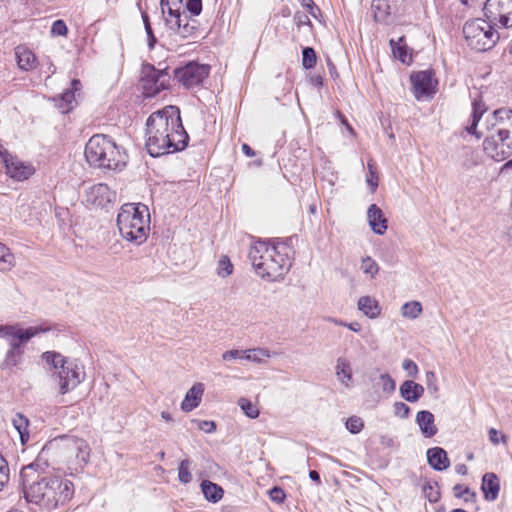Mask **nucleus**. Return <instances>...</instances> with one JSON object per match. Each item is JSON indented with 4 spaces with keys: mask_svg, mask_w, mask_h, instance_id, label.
Wrapping results in <instances>:
<instances>
[{
    "mask_svg": "<svg viewBox=\"0 0 512 512\" xmlns=\"http://www.w3.org/2000/svg\"><path fill=\"white\" fill-rule=\"evenodd\" d=\"M42 465L47 466V463H42L38 457L21 469L20 478L26 501L46 511L65 509L74 494L73 483L59 476L42 475L39 472Z\"/></svg>",
    "mask_w": 512,
    "mask_h": 512,
    "instance_id": "f257e3e1",
    "label": "nucleus"
},
{
    "mask_svg": "<svg viewBox=\"0 0 512 512\" xmlns=\"http://www.w3.org/2000/svg\"><path fill=\"white\" fill-rule=\"evenodd\" d=\"M189 141L180 110L168 105L153 112L146 121V148L152 157L184 150Z\"/></svg>",
    "mask_w": 512,
    "mask_h": 512,
    "instance_id": "f03ea898",
    "label": "nucleus"
},
{
    "mask_svg": "<svg viewBox=\"0 0 512 512\" xmlns=\"http://www.w3.org/2000/svg\"><path fill=\"white\" fill-rule=\"evenodd\" d=\"M291 252V248L284 243L269 245L259 240L251 245L248 258L257 275L269 281H277L291 268Z\"/></svg>",
    "mask_w": 512,
    "mask_h": 512,
    "instance_id": "7ed1b4c3",
    "label": "nucleus"
},
{
    "mask_svg": "<svg viewBox=\"0 0 512 512\" xmlns=\"http://www.w3.org/2000/svg\"><path fill=\"white\" fill-rule=\"evenodd\" d=\"M121 236L136 245L144 243L150 230V214L146 205L124 204L117 216Z\"/></svg>",
    "mask_w": 512,
    "mask_h": 512,
    "instance_id": "20e7f679",
    "label": "nucleus"
},
{
    "mask_svg": "<svg viewBox=\"0 0 512 512\" xmlns=\"http://www.w3.org/2000/svg\"><path fill=\"white\" fill-rule=\"evenodd\" d=\"M87 162L94 167L104 169H120L125 165V155L116 143L103 134L93 135L85 146Z\"/></svg>",
    "mask_w": 512,
    "mask_h": 512,
    "instance_id": "39448f33",
    "label": "nucleus"
},
{
    "mask_svg": "<svg viewBox=\"0 0 512 512\" xmlns=\"http://www.w3.org/2000/svg\"><path fill=\"white\" fill-rule=\"evenodd\" d=\"M42 359L55 370L52 376L62 395L74 390L85 379L84 367L76 359H68L55 351L44 352Z\"/></svg>",
    "mask_w": 512,
    "mask_h": 512,
    "instance_id": "423d86ee",
    "label": "nucleus"
},
{
    "mask_svg": "<svg viewBox=\"0 0 512 512\" xmlns=\"http://www.w3.org/2000/svg\"><path fill=\"white\" fill-rule=\"evenodd\" d=\"M463 34L468 46L478 52L492 48L499 38L492 25L480 18L467 21L463 27Z\"/></svg>",
    "mask_w": 512,
    "mask_h": 512,
    "instance_id": "0eeeda50",
    "label": "nucleus"
},
{
    "mask_svg": "<svg viewBox=\"0 0 512 512\" xmlns=\"http://www.w3.org/2000/svg\"><path fill=\"white\" fill-rule=\"evenodd\" d=\"M483 149L487 156L500 162L512 154V129L498 127L483 141Z\"/></svg>",
    "mask_w": 512,
    "mask_h": 512,
    "instance_id": "6e6552de",
    "label": "nucleus"
},
{
    "mask_svg": "<svg viewBox=\"0 0 512 512\" xmlns=\"http://www.w3.org/2000/svg\"><path fill=\"white\" fill-rule=\"evenodd\" d=\"M170 75L167 68L156 69L151 64H144L141 69L140 84L146 97H154L169 86Z\"/></svg>",
    "mask_w": 512,
    "mask_h": 512,
    "instance_id": "1a4fd4ad",
    "label": "nucleus"
},
{
    "mask_svg": "<svg viewBox=\"0 0 512 512\" xmlns=\"http://www.w3.org/2000/svg\"><path fill=\"white\" fill-rule=\"evenodd\" d=\"M174 77L185 88L198 86L209 76L210 66L197 62H189L182 67L174 69Z\"/></svg>",
    "mask_w": 512,
    "mask_h": 512,
    "instance_id": "9d476101",
    "label": "nucleus"
},
{
    "mask_svg": "<svg viewBox=\"0 0 512 512\" xmlns=\"http://www.w3.org/2000/svg\"><path fill=\"white\" fill-rule=\"evenodd\" d=\"M417 99L431 97L436 91L437 80L431 70L418 71L410 76Z\"/></svg>",
    "mask_w": 512,
    "mask_h": 512,
    "instance_id": "9b49d317",
    "label": "nucleus"
},
{
    "mask_svg": "<svg viewBox=\"0 0 512 512\" xmlns=\"http://www.w3.org/2000/svg\"><path fill=\"white\" fill-rule=\"evenodd\" d=\"M116 198V193L107 184L98 183L90 186L85 191L86 203L103 208Z\"/></svg>",
    "mask_w": 512,
    "mask_h": 512,
    "instance_id": "f8f14e48",
    "label": "nucleus"
},
{
    "mask_svg": "<svg viewBox=\"0 0 512 512\" xmlns=\"http://www.w3.org/2000/svg\"><path fill=\"white\" fill-rule=\"evenodd\" d=\"M5 162L6 173L17 181H24L28 179L33 173L34 168L25 164L17 157L10 155L8 152L1 153Z\"/></svg>",
    "mask_w": 512,
    "mask_h": 512,
    "instance_id": "ddd939ff",
    "label": "nucleus"
},
{
    "mask_svg": "<svg viewBox=\"0 0 512 512\" xmlns=\"http://www.w3.org/2000/svg\"><path fill=\"white\" fill-rule=\"evenodd\" d=\"M50 330V327L39 325V326H32L28 327L26 329L18 327L15 330V333H13L9 338H7L9 343V350L14 351H23L22 345L27 343L31 338L41 334L45 333Z\"/></svg>",
    "mask_w": 512,
    "mask_h": 512,
    "instance_id": "4468645a",
    "label": "nucleus"
},
{
    "mask_svg": "<svg viewBox=\"0 0 512 512\" xmlns=\"http://www.w3.org/2000/svg\"><path fill=\"white\" fill-rule=\"evenodd\" d=\"M172 31L179 35L182 39L193 37L197 33V21L191 19L185 11L176 16V20H167Z\"/></svg>",
    "mask_w": 512,
    "mask_h": 512,
    "instance_id": "2eb2a0df",
    "label": "nucleus"
},
{
    "mask_svg": "<svg viewBox=\"0 0 512 512\" xmlns=\"http://www.w3.org/2000/svg\"><path fill=\"white\" fill-rule=\"evenodd\" d=\"M368 223L375 234L383 235L387 228V219L382 210L376 205L371 204L367 211Z\"/></svg>",
    "mask_w": 512,
    "mask_h": 512,
    "instance_id": "dca6fc26",
    "label": "nucleus"
},
{
    "mask_svg": "<svg viewBox=\"0 0 512 512\" xmlns=\"http://www.w3.org/2000/svg\"><path fill=\"white\" fill-rule=\"evenodd\" d=\"M486 122L488 130H494L497 125L512 129V109L508 107L498 108L492 112Z\"/></svg>",
    "mask_w": 512,
    "mask_h": 512,
    "instance_id": "f3484780",
    "label": "nucleus"
},
{
    "mask_svg": "<svg viewBox=\"0 0 512 512\" xmlns=\"http://www.w3.org/2000/svg\"><path fill=\"white\" fill-rule=\"evenodd\" d=\"M481 490L487 501H494L498 498L500 491V480L495 473H485L482 478Z\"/></svg>",
    "mask_w": 512,
    "mask_h": 512,
    "instance_id": "a211bd4d",
    "label": "nucleus"
},
{
    "mask_svg": "<svg viewBox=\"0 0 512 512\" xmlns=\"http://www.w3.org/2000/svg\"><path fill=\"white\" fill-rule=\"evenodd\" d=\"M428 464L436 471L446 470L450 466L447 452L441 447H433L427 450Z\"/></svg>",
    "mask_w": 512,
    "mask_h": 512,
    "instance_id": "6ab92c4d",
    "label": "nucleus"
},
{
    "mask_svg": "<svg viewBox=\"0 0 512 512\" xmlns=\"http://www.w3.org/2000/svg\"><path fill=\"white\" fill-rule=\"evenodd\" d=\"M434 415L427 410H421L416 415V423L418 424L421 433L426 438L435 436L438 432L437 427L434 424Z\"/></svg>",
    "mask_w": 512,
    "mask_h": 512,
    "instance_id": "aec40b11",
    "label": "nucleus"
},
{
    "mask_svg": "<svg viewBox=\"0 0 512 512\" xmlns=\"http://www.w3.org/2000/svg\"><path fill=\"white\" fill-rule=\"evenodd\" d=\"M400 396L411 403L417 402L424 394V387L412 380H405L399 387Z\"/></svg>",
    "mask_w": 512,
    "mask_h": 512,
    "instance_id": "412c9836",
    "label": "nucleus"
},
{
    "mask_svg": "<svg viewBox=\"0 0 512 512\" xmlns=\"http://www.w3.org/2000/svg\"><path fill=\"white\" fill-rule=\"evenodd\" d=\"M204 392V385L202 383L194 384L186 393L184 400L181 403V409L184 412H190L199 406Z\"/></svg>",
    "mask_w": 512,
    "mask_h": 512,
    "instance_id": "4be33fe9",
    "label": "nucleus"
},
{
    "mask_svg": "<svg viewBox=\"0 0 512 512\" xmlns=\"http://www.w3.org/2000/svg\"><path fill=\"white\" fill-rule=\"evenodd\" d=\"M72 90L64 91L57 100V106L62 113H68L73 109V103L75 102V91L81 87V82L78 79H73L71 82Z\"/></svg>",
    "mask_w": 512,
    "mask_h": 512,
    "instance_id": "5701e85b",
    "label": "nucleus"
},
{
    "mask_svg": "<svg viewBox=\"0 0 512 512\" xmlns=\"http://www.w3.org/2000/svg\"><path fill=\"white\" fill-rule=\"evenodd\" d=\"M390 46L396 59L407 65L412 62V55L409 53L404 36L399 37L398 41L391 39Z\"/></svg>",
    "mask_w": 512,
    "mask_h": 512,
    "instance_id": "b1692460",
    "label": "nucleus"
},
{
    "mask_svg": "<svg viewBox=\"0 0 512 512\" xmlns=\"http://www.w3.org/2000/svg\"><path fill=\"white\" fill-rule=\"evenodd\" d=\"M15 56L20 69L28 71L34 68L36 57L31 50L24 46H17L15 48Z\"/></svg>",
    "mask_w": 512,
    "mask_h": 512,
    "instance_id": "393cba45",
    "label": "nucleus"
},
{
    "mask_svg": "<svg viewBox=\"0 0 512 512\" xmlns=\"http://www.w3.org/2000/svg\"><path fill=\"white\" fill-rule=\"evenodd\" d=\"M201 490L205 499L212 503L220 501L224 494V490L221 486L209 480H203L201 482Z\"/></svg>",
    "mask_w": 512,
    "mask_h": 512,
    "instance_id": "a878e982",
    "label": "nucleus"
},
{
    "mask_svg": "<svg viewBox=\"0 0 512 512\" xmlns=\"http://www.w3.org/2000/svg\"><path fill=\"white\" fill-rule=\"evenodd\" d=\"M358 309L369 318H376L381 313L378 302L370 296H362L359 298Z\"/></svg>",
    "mask_w": 512,
    "mask_h": 512,
    "instance_id": "bb28decb",
    "label": "nucleus"
},
{
    "mask_svg": "<svg viewBox=\"0 0 512 512\" xmlns=\"http://www.w3.org/2000/svg\"><path fill=\"white\" fill-rule=\"evenodd\" d=\"M336 376L342 384L349 386L348 382L352 379V372L349 361L344 357L337 359Z\"/></svg>",
    "mask_w": 512,
    "mask_h": 512,
    "instance_id": "cd10ccee",
    "label": "nucleus"
},
{
    "mask_svg": "<svg viewBox=\"0 0 512 512\" xmlns=\"http://www.w3.org/2000/svg\"><path fill=\"white\" fill-rule=\"evenodd\" d=\"M371 9L376 22H385L390 15V6L386 0H373Z\"/></svg>",
    "mask_w": 512,
    "mask_h": 512,
    "instance_id": "c85d7f7f",
    "label": "nucleus"
},
{
    "mask_svg": "<svg viewBox=\"0 0 512 512\" xmlns=\"http://www.w3.org/2000/svg\"><path fill=\"white\" fill-rule=\"evenodd\" d=\"M13 426L20 435V440L24 444L29 439L28 426L29 420L22 414L17 413L12 419Z\"/></svg>",
    "mask_w": 512,
    "mask_h": 512,
    "instance_id": "c756f323",
    "label": "nucleus"
},
{
    "mask_svg": "<svg viewBox=\"0 0 512 512\" xmlns=\"http://www.w3.org/2000/svg\"><path fill=\"white\" fill-rule=\"evenodd\" d=\"M276 354V352H271L266 348L258 347L246 350L245 359L257 364H261L264 362V358H270Z\"/></svg>",
    "mask_w": 512,
    "mask_h": 512,
    "instance_id": "7c9ffc66",
    "label": "nucleus"
},
{
    "mask_svg": "<svg viewBox=\"0 0 512 512\" xmlns=\"http://www.w3.org/2000/svg\"><path fill=\"white\" fill-rule=\"evenodd\" d=\"M422 305L418 301H410L406 302L402 308L401 313L402 316L409 319H416L422 313Z\"/></svg>",
    "mask_w": 512,
    "mask_h": 512,
    "instance_id": "2f4dec72",
    "label": "nucleus"
},
{
    "mask_svg": "<svg viewBox=\"0 0 512 512\" xmlns=\"http://www.w3.org/2000/svg\"><path fill=\"white\" fill-rule=\"evenodd\" d=\"M181 1H174V0H161V10L162 13H167L169 15V20H176V16L180 15L182 12H180V6L179 4ZM168 18L166 19V21Z\"/></svg>",
    "mask_w": 512,
    "mask_h": 512,
    "instance_id": "473e14b6",
    "label": "nucleus"
},
{
    "mask_svg": "<svg viewBox=\"0 0 512 512\" xmlns=\"http://www.w3.org/2000/svg\"><path fill=\"white\" fill-rule=\"evenodd\" d=\"M14 266V255L9 248L0 242V270L8 271Z\"/></svg>",
    "mask_w": 512,
    "mask_h": 512,
    "instance_id": "72a5a7b5",
    "label": "nucleus"
},
{
    "mask_svg": "<svg viewBox=\"0 0 512 512\" xmlns=\"http://www.w3.org/2000/svg\"><path fill=\"white\" fill-rule=\"evenodd\" d=\"M453 492H454V496L456 498H463L464 502H466V503H469V502L475 503L476 502V499H477L476 492L471 491L470 488L467 486H463L461 484H456L453 487Z\"/></svg>",
    "mask_w": 512,
    "mask_h": 512,
    "instance_id": "f704fd0d",
    "label": "nucleus"
},
{
    "mask_svg": "<svg viewBox=\"0 0 512 512\" xmlns=\"http://www.w3.org/2000/svg\"><path fill=\"white\" fill-rule=\"evenodd\" d=\"M22 355H23V351H14V350L8 349V351L6 352L5 358H4L3 362L1 363V368L9 369V368L16 366L20 362Z\"/></svg>",
    "mask_w": 512,
    "mask_h": 512,
    "instance_id": "c9c22d12",
    "label": "nucleus"
},
{
    "mask_svg": "<svg viewBox=\"0 0 512 512\" xmlns=\"http://www.w3.org/2000/svg\"><path fill=\"white\" fill-rule=\"evenodd\" d=\"M317 63V55L312 47L302 49V66L305 69H312Z\"/></svg>",
    "mask_w": 512,
    "mask_h": 512,
    "instance_id": "e433bc0d",
    "label": "nucleus"
},
{
    "mask_svg": "<svg viewBox=\"0 0 512 512\" xmlns=\"http://www.w3.org/2000/svg\"><path fill=\"white\" fill-rule=\"evenodd\" d=\"M498 4L501 7L509 8L510 6H512V0H498ZM498 21L505 28L511 27L512 26V8L507 12L500 13Z\"/></svg>",
    "mask_w": 512,
    "mask_h": 512,
    "instance_id": "4c0bfd02",
    "label": "nucleus"
},
{
    "mask_svg": "<svg viewBox=\"0 0 512 512\" xmlns=\"http://www.w3.org/2000/svg\"><path fill=\"white\" fill-rule=\"evenodd\" d=\"M238 404L247 417L254 419L259 416V409L249 399L240 398Z\"/></svg>",
    "mask_w": 512,
    "mask_h": 512,
    "instance_id": "58836bf2",
    "label": "nucleus"
},
{
    "mask_svg": "<svg viewBox=\"0 0 512 512\" xmlns=\"http://www.w3.org/2000/svg\"><path fill=\"white\" fill-rule=\"evenodd\" d=\"M233 272V265L226 255H222L218 261L217 275L225 278Z\"/></svg>",
    "mask_w": 512,
    "mask_h": 512,
    "instance_id": "ea45409f",
    "label": "nucleus"
},
{
    "mask_svg": "<svg viewBox=\"0 0 512 512\" xmlns=\"http://www.w3.org/2000/svg\"><path fill=\"white\" fill-rule=\"evenodd\" d=\"M381 387L382 391L386 394H391L395 391L396 383L388 373H383L379 376L377 383Z\"/></svg>",
    "mask_w": 512,
    "mask_h": 512,
    "instance_id": "a19ab883",
    "label": "nucleus"
},
{
    "mask_svg": "<svg viewBox=\"0 0 512 512\" xmlns=\"http://www.w3.org/2000/svg\"><path fill=\"white\" fill-rule=\"evenodd\" d=\"M487 111V107L481 96L475 98L472 102V114L471 118L475 121H480L484 113Z\"/></svg>",
    "mask_w": 512,
    "mask_h": 512,
    "instance_id": "79ce46f5",
    "label": "nucleus"
},
{
    "mask_svg": "<svg viewBox=\"0 0 512 512\" xmlns=\"http://www.w3.org/2000/svg\"><path fill=\"white\" fill-rule=\"evenodd\" d=\"M190 460L184 459L180 462L178 467V479L183 484H188L192 481V475L189 471Z\"/></svg>",
    "mask_w": 512,
    "mask_h": 512,
    "instance_id": "37998d69",
    "label": "nucleus"
},
{
    "mask_svg": "<svg viewBox=\"0 0 512 512\" xmlns=\"http://www.w3.org/2000/svg\"><path fill=\"white\" fill-rule=\"evenodd\" d=\"M423 493L429 502L436 503L440 499V492L436 482H426L423 486Z\"/></svg>",
    "mask_w": 512,
    "mask_h": 512,
    "instance_id": "c03bdc74",
    "label": "nucleus"
},
{
    "mask_svg": "<svg viewBox=\"0 0 512 512\" xmlns=\"http://www.w3.org/2000/svg\"><path fill=\"white\" fill-rule=\"evenodd\" d=\"M142 19H143L145 32L147 34L148 47H149V49H153L157 42V39H156L153 29L151 27L149 16L146 12H142Z\"/></svg>",
    "mask_w": 512,
    "mask_h": 512,
    "instance_id": "a18cd8bd",
    "label": "nucleus"
},
{
    "mask_svg": "<svg viewBox=\"0 0 512 512\" xmlns=\"http://www.w3.org/2000/svg\"><path fill=\"white\" fill-rule=\"evenodd\" d=\"M361 269L365 274L374 278L379 271V266L370 256H367L362 259Z\"/></svg>",
    "mask_w": 512,
    "mask_h": 512,
    "instance_id": "49530a36",
    "label": "nucleus"
},
{
    "mask_svg": "<svg viewBox=\"0 0 512 512\" xmlns=\"http://www.w3.org/2000/svg\"><path fill=\"white\" fill-rule=\"evenodd\" d=\"M345 426L351 434H358L364 428V422L358 416H351L347 419Z\"/></svg>",
    "mask_w": 512,
    "mask_h": 512,
    "instance_id": "de8ad7c7",
    "label": "nucleus"
},
{
    "mask_svg": "<svg viewBox=\"0 0 512 512\" xmlns=\"http://www.w3.org/2000/svg\"><path fill=\"white\" fill-rule=\"evenodd\" d=\"M9 481V467L5 458L0 453V491Z\"/></svg>",
    "mask_w": 512,
    "mask_h": 512,
    "instance_id": "09e8293b",
    "label": "nucleus"
},
{
    "mask_svg": "<svg viewBox=\"0 0 512 512\" xmlns=\"http://www.w3.org/2000/svg\"><path fill=\"white\" fill-rule=\"evenodd\" d=\"M489 440L492 444L498 445L499 443H503L504 445H507L508 437L501 432H499L495 428H490L488 431Z\"/></svg>",
    "mask_w": 512,
    "mask_h": 512,
    "instance_id": "8fccbe9b",
    "label": "nucleus"
},
{
    "mask_svg": "<svg viewBox=\"0 0 512 512\" xmlns=\"http://www.w3.org/2000/svg\"><path fill=\"white\" fill-rule=\"evenodd\" d=\"M51 33L55 36H66L68 33V28L66 23L63 20H56L53 22L51 27Z\"/></svg>",
    "mask_w": 512,
    "mask_h": 512,
    "instance_id": "3c124183",
    "label": "nucleus"
},
{
    "mask_svg": "<svg viewBox=\"0 0 512 512\" xmlns=\"http://www.w3.org/2000/svg\"><path fill=\"white\" fill-rule=\"evenodd\" d=\"M185 7L192 16H198L202 11V0H185Z\"/></svg>",
    "mask_w": 512,
    "mask_h": 512,
    "instance_id": "603ef678",
    "label": "nucleus"
},
{
    "mask_svg": "<svg viewBox=\"0 0 512 512\" xmlns=\"http://www.w3.org/2000/svg\"><path fill=\"white\" fill-rule=\"evenodd\" d=\"M393 409L394 414L402 419L407 418L410 414V407L403 402H395L393 405Z\"/></svg>",
    "mask_w": 512,
    "mask_h": 512,
    "instance_id": "864d4df0",
    "label": "nucleus"
},
{
    "mask_svg": "<svg viewBox=\"0 0 512 512\" xmlns=\"http://www.w3.org/2000/svg\"><path fill=\"white\" fill-rule=\"evenodd\" d=\"M402 368L407 372L409 377H416L418 374V366L411 359H404L402 362Z\"/></svg>",
    "mask_w": 512,
    "mask_h": 512,
    "instance_id": "5fc2aeb1",
    "label": "nucleus"
},
{
    "mask_svg": "<svg viewBox=\"0 0 512 512\" xmlns=\"http://www.w3.org/2000/svg\"><path fill=\"white\" fill-rule=\"evenodd\" d=\"M246 350H228L222 354V359L224 361H231L234 359H245Z\"/></svg>",
    "mask_w": 512,
    "mask_h": 512,
    "instance_id": "6e6d98bb",
    "label": "nucleus"
},
{
    "mask_svg": "<svg viewBox=\"0 0 512 512\" xmlns=\"http://www.w3.org/2000/svg\"><path fill=\"white\" fill-rule=\"evenodd\" d=\"M269 496L273 502L278 504L284 502L286 497L284 490L278 486H275L269 490Z\"/></svg>",
    "mask_w": 512,
    "mask_h": 512,
    "instance_id": "4d7b16f0",
    "label": "nucleus"
},
{
    "mask_svg": "<svg viewBox=\"0 0 512 512\" xmlns=\"http://www.w3.org/2000/svg\"><path fill=\"white\" fill-rule=\"evenodd\" d=\"M198 428L206 433H213L216 431V423L208 420H193Z\"/></svg>",
    "mask_w": 512,
    "mask_h": 512,
    "instance_id": "13d9d810",
    "label": "nucleus"
},
{
    "mask_svg": "<svg viewBox=\"0 0 512 512\" xmlns=\"http://www.w3.org/2000/svg\"><path fill=\"white\" fill-rule=\"evenodd\" d=\"M293 20H294L295 24L297 25V27H301L303 25H308V26L312 25L311 20L309 19L308 15H306L305 13L300 12V11H298L294 14Z\"/></svg>",
    "mask_w": 512,
    "mask_h": 512,
    "instance_id": "bf43d9fd",
    "label": "nucleus"
},
{
    "mask_svg": "<svg viewBox=\"0 0 512 512\" xmlns=\"http://www.w3.org/2000/svg\"><path fill=\"white\" fill-rule=\"evenodd\" d=\"M19 327V325H0V337L1 338H9L15 330Z\"/></svg>",
    "mask_w": 512,
    "mask_h": 512,
    "instance_id": "052dcab7",
    "label": "nucleus"
},
{
    "mask_svg": "<svg viewBox=\"0 0 512 512\" xmlns=\"http://www.w3.org/2000/svg\"><path fill=\"white\" fill-rule=\"evenodd\" d=\"M436 382H437V377H436L435 372L427 371L426 372V383H427L428 388L433 391H437L438 387H437Z\"/></svg>",
    "mask_w": 512,
    "mask_h": 512,
    "instance_id": "680f3d73",
    "label": "nucleus"
},
{
    "mask_svg": "<svg viewBox=\"0 0 512 512\" xmlns=\"http://www.w3.org/2000/svg\"><path fill=\"white\" fill-rule=\"evenodd\" d=\"M378 175H377V172L373 173V174H369L367 175L366 177V182L368 184V186L370 187V191L371 193H374L378 187Z\"/></svg>",
    "mask_w": 512,
    "mask_h": 512,
    "instance_id": "e2e57ef3",
    "label": "nucleus"
},
{
    "mask_svg": "<svg viewBox=\"0 0 512 512\" xmlns=\"http://www.w3.org/2000/svg\"><path fill=\"white\" fill-rule=\"evenodd\" d=\"M478 123L479 121H475V119L471 118V123L466 127V131L469 134L476 136L477 139H480L482 137V134L477 131Z\"/></svg>",
    "mask_w": 512,
    "mask_h": 512,
    "instance_id": "0e129e2a",
    "label": "nucleus"
},
{
    "mask_svg": "<svg viewBox=\"0 0 512 512\" xmlns=\"http://www.w3.org/2000/svg\"><path fill=\"white\" fill-rule=\"evenodd\" d=\"M335 323L338 324V325L345 326V327H347L348 329H350L351 331H354V332H359L361 330V325L358 322L344 323L342 321H336L335 320Z\"/></svg>",
    "mask_w": 512,
    "mask_h": 512,
    "instance_id": "69168bd1",
    "label": "nucleus"
},
{
    "mask_svg": "<svg viewBox=\"0 0 512 512\" xmlns=\"http://www.w3.org/2000/svg\"><path fill=\"white\" fill-rule=\"evenodd\" d=\"M305 9L308 11V13L314 17V18H318V14H320V9L319 7L313 2V5L309 6V7H305Z\"/></svg>",
    "mask_w": 512,
    "mask_h": 512,
    "instance_id": "338daca9",
    "label": "nucleus"
},
{
    "mask_svg": "<svg viewBox=\"0 0 512 512\" xmlns=\"http://www.w3.org/2000/svg\"><path fill=\"white\" fill-rule=\"evenodd\" d=\"M241 149L242 152L248 157H253L256 154L255 151L246 143L242 144Z\"/></svg>",
    "mask_w": 512,
    "mask_h": 512,
    "instance_id": "774afa93",
    "label": "nucleus"
}]
</instances>
